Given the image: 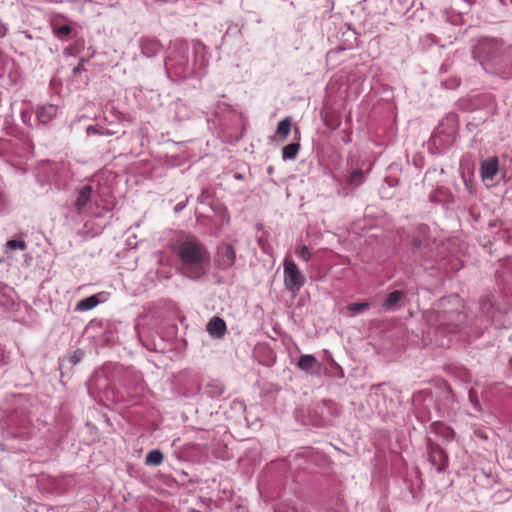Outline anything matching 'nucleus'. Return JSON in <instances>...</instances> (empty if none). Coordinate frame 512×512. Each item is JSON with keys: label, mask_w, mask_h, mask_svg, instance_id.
<instances>
[{"label": "nucleus", "mask_w": 512, "mask_h": 512, "mask_svg": "<svg viewBox=\"0 0 512 512\" xmlns=\"http://www.w3.org/2000/svg\"><path fill=\"white\" fill-rule=\"evenodd\" d=\"M72 29L69 25H61L56 28V33L59 35H69Z\"/></svg>", "instance_id": "nucleus-21"}, {"label": "nucleus", "mask_w": 512, "mask_h": 512, "mask_svg": "<svg viewBox=\"0 0 512 512\" xmlns=\"http://www.w3.org/2000/svg\"><path fill=\"white\" fill-rule=\"evenodd\" d=\"M296 254L304 261H308L311 258V252L307 246L300 247L299 250H296Z\"/></svg>", "instance_id": "nucleus-19"}, {"label": "nucleus", "mask_w": 512, "mask_h": 512, "mask_svg": "<svg viewBox=\"0 0 512 512\" xmlns=\"http://www.w3.org/2000/svg\"><path fill=\"white\" fill-rule=\"evenodd\" d=\"M412 244H413V247H415L417 249H420L422 247V241L418 238L414 239Z\"/></svg>", "instance_id": "nucleus-23"}, {"label": "nucleus", "mask_w": 512, "mask_h": 512, "mask_svg": "<svg viewBox=\"0 0 512 512\" xmlns=\"http://www.w3.org/2000/svg\"><path fill=\"white\" fill-rule=\"evenodd\" d=\"M99 303H100V301H99L97 295H93V296H90V297L80 300L76 305V310L88 311V310L96 307Z\"/></svg>", "instance_id": "nucleus-11"}, {"label": "nucleus", "mask_w": 512, "mask_h": 512, "mask_svg": "<svg viewBox=\"0 0 512 512\" xmlns=\"http://www.w3.org/2000/svg\"><path fill=\"white\" fill-rule=\"evenodd\" d=\"M92 191L93 189L90 185H85L79 191L78 197L75 201V208L79 214L82 213L83 209L91 200Z\"/></svg>", "instance_id": "nucleus-9"}, {"label": "nucleus", "mask_w": 512, "mask_h": 512, "mask_svg": "<svg viewBox=\"0 0 512 512\" xmlns=\"http://www.w3.org/2000/svg\"><path fill=\"white\" fill-rule=\"evenodd\" d=\"M290 130H291V120H290V118H285L278 123L276 133L280 137L286 138L289 135Z\"/></svg>", "instance_id": "nucleus-15"}, {"label": "nucleus", "mask_w": 512, "mask_h": 512, "mask_svg": "<svg viewBox=\"0 0 512 512\" xmlns=\"http://www.w3.org/2000/svg\"><path fill=\"white\" fill-rule=\"evenodd\" d=\"M6 247L9 250H14V249L25 250L27 245L24 241L12 239L6 243Z\"/></svg>", "instance_id": "nucleus-17"}, {"label": "nucleus", "mask_w": 512, "mask_h": 512, "mask_svg": "<svg viewBox=\"0 0 512 512\" xmlns=\"http://www.w3.org/2000/svg\"><path fill=\"white\" fill-rule=\"evenodd\" d=\"M57 114V107L53 104L40 106L36 110L39 122L46 124L50 122Z\"/></svg>", "instance_id": "nucleus-8"}, {"label": "nucleus", "mask_w": 512, "mask_h": 512, "mask_svg": "<svg viewBox=\"0 0 512 512\" xmlns=\"http://www.w3.org/2000/svg\"><path fill=\"white\" fill-rule=\"evenodd\" d=\"M364 178V174L361 170H354L350 175V182L352 184H360Z\"/></svg>", "instance_id": "nucleus-18"}, {"label": "nucleus", "mask_w": 512, "mask_h": 512, "mask_svg": "<svg viewBox=\"0 0 512 512\" xmlns=\"http://www.w3.org/2000/svg\"><path fill=\"white\" fill-rule=\"evenodd\" d=\"M207 332L216 339H221L227 331V326L225 321L218 317H212L206 325Z\"/></svg>", "instance_id": "nucleus-5"}, {"label": "nucleus", "mask_w": 512, "mask_h": 512, "mask_svg": "<svg viewBox=\"0 0 512 512\" xmlns=\"http://www.w3.org/2000/svg\"><path fill=\"white\" fill-rule=\"evenodd\" d=\"M370 307L369 302L351 303L346 308L352 313H361Z\"/></svg>", "instance_id": "nucleus-16"}, {"label": "nucleus", "mask_w": 512, "mask_h": 512, "mask_svg": "<svg viewBox=\"0 0 512 512\" xmlns=\"http://www.w3.org/2000/svg\"><path fill=\"white\" fill-rule=\"evenodd\" d=\"M317 365V359L312 355H302L298 361V366L303 371L309 372Z\"/></svg>", "instance_id": "nucleus-12"}, {"label": "nucleus", "mask_w": 512, "mask_h": 512, "mask_svg": "<svg viewBox=\"0 0 512 512\" xmlns=\"http://www.w3.org/2000/svg\"><path fill=\"white\" fill-rule=\"evenodd\" d=\"M427 323L436 331L455 332L464 322V315L458 310L429 311L425 314Z\"/></svg>", "instance_id": "nucleus-2"}, {"label": "nucleus", "mask_w": 512, "mask_h": 512, "mask_svg": "<svg viewBox=\"0 0 512 512\" xmlns=\"http://www.w3.org/2000/svg\"><path fill=\"white\" fill-rule=\"evenodd\" d=\"M87 132L90 133V132H93V133H96L97 132V129L95 127H92V126H89L87 128Z\"/></svg>", "instance_id": "nucleus-25"}, {"label": "nucleus", "mask_w": 512, "mask_h": 512, "mask_svg": "<svg viewBox=\"0 0 512 512\" xmlns=\"http://www.w3.org/2000/svg\"><path fill=\"white\" fill-rule=\"evenodd\" d=\"M219 264L223 268L231 267L235 262V251L234 248L229 244H224L218 249Z\"/></svg>", "instance_id": "nucleus-6"}, {"label": "nucleus", "mask_w": 512, "mask_h": 512, "mask_svg": "<svg viewBox=\"0 0 512 512\" xmlns=\"http://www.w3.org/2000/svg\"><path fill=\"white\" fill-rule=\"evenodd\" d=\"M83 355H84L83 351L78 349V350L74 351L73 354L69 357V362L72 365H76L77 363H79L81 361Z\"/></svg>", "instance_id": "nucleus-20"}, {"label": "nucleus", "mask_w": 512, "mask_h": 512, "mask_svg": "<svg viewBox=\"0 0 512 512\" xmlns=\"http://www.w3.org/2000/svg\"><path fill=\"white\" fill-rule=\"evenodd\" d=\"M272 172H273V168H272V167H269V168H268V173H270V174H271Z\"/></svg>", "instance_id": "nucleus-26"}, {"label": "nucleus", "mask_w": 512, "mask_h": 512, "mask_svg": "<svg viewBox=\"0 0 512 512\" xmlns=\"http://www.w3.org/2000/svg\"><path fill=\"white\" fill-rule=\"evenodd\" d=\"M84 62H85V59L82 58L80 60L79 64L73 69V74L74 75L78 74L81 71H85Z\"/></svg>", "instance_id": "nucleus-22"}, {"label": "nucleus", "mask_w": 512, "mask_h": 512, "mask_svg": "<svg viewBox=\"0 0 512 512\" xmlns=\"http://www.w3.org/2000/svg\"><path fill=\"white\" fill-rule=\"evenodd\" d=\"M163 458V453L160 450H152L147 454L145 461L146 464L156 466L162 463Z\"/></svg>", "instance_id": "nucleus-14"}, {"label": "nucleus", "mask_w": 512, "mask_h": 512, "mask_svg": "<svg viewBox=\"0 0 512 512\" xmlns=\"http://www.w3.org/2000/svg\"><path fill=\"white\" fill-rule=\"evenodd\" d=\"M299 149L300 145L298 143H291L284 146L282 149L283 159H294L297 156Z\"/></svg>", "instance_id": "nucleus-13"}, {"label": "nucleus", "mask_w": 512, "mask_h": 512, "mask_svg": "<svg viewBox=\"0 0 512 512\" xmlns=\"http://www.w3.org/2000/svg\"><path fill=\"white\" fill-rule=\"evenodd\" d=\"M405 298L404 292L400 290H396L391 292L385 301L383 302L382 306L385 310H392L396 307V305L402 301Z\"/></svg>", "instance_id": "nucleus-10"}, {"label": "nucleus", "mask_w": 512, "mask_h": 512, "mask_svg": "<svg viewBox=\"0 0 512 512\" xmlns=\"http://www.w3.org/2000/svg\"><path fill=\"white\" fill-rule=\"evenodd\" d=\"M182 272L190 279H199L207 273L208 252L195 240H187L179 246Z\"/></svg>", "instance_id": "nucleus-1"}, {"label": "nucleus", "mask_w": 512, "mask_h": 512, "mask_svg": "<svg viewBox=\"0 0 512 512\" xmlns=\"http://www.w3.org/2000/svg\"><path fill=\"white\" fill-rule=\"evenodd\" d=\"M185 207V204H178L175 206L174 210L175 212L181 211Z\"/></svg>", "instance_id": "nucleus-24"}, {"label": "nucleus", "mask_w": 512, "mask_h": 512, "mask_svg": "<svg viewBox=\"0 0 512 512\" xmlns=\"http://www.w3.org/2000/svg\"><path fill=\"white\" fill-rule=\"evenodd\" d=\"M284 283L291 292H298L304 285L305 278L297 268L292 259L286 257L284 260Z\"/></svg>", "instance_id": "nucleus-4"}, {"label": "nucleus", "mask_w": 512, "mask_h": 512, "mask_svg": "<svg viewBox=\"0 0 512 512\" xmlns=\"http://www.w3.org/2000/svg\"><path fill=\"white\" fill-rule=\"evenodd\" d=\"M510 2L512 3V0H510Z\"/></svg>", "instance_id": "nucleus-27"}, {"label": "nucleus", "mask_w": 512, "mask_h": 512, "mask_svg": "<svg viewBox=\"0 0 512 512\" xmlns=\"http://www.w3.org/2000/svg\"><path fill=\"white\" fill-rule=\"evenodd\" d=\"M478 50L485 59L495 63L512 61V46L503 49L502 42L496 39L480 40Z\"/></svg>", "instance_id": "nucleus-3"}, {"label": "nucleus", "mask_w": 512, "mask_h": 512, "mask_svg": "<svg viewBox=\"0 0 512 512\" xmlns=\"http://www.w3.org/2000/svg\"><path fill=\"white\" fill-rule=\"evenodd\" d=\"M498 172V158L493 157L482 161L481 176L483 180L492 179Z\"/></svg>", "instance_id": "nucleus-7"}]
</instances>
